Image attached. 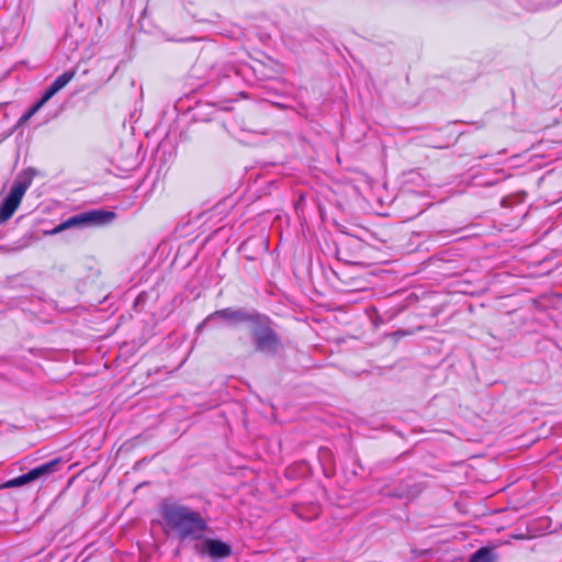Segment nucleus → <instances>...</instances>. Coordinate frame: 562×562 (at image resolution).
<instances>
[{"label":"nucleus","mask_w":562,"mask_h":562,"mask_svg":"<svg viewBox=\"0 0 562 562\" xmlns=\"http://www.w3.org/2000/svg\"><path fill=\"white\" fill-rule=\"evenodd\" d=\"M161 516L166 526L182 541L201 540L207 530V521L201 513L184 505H164Z\"/></svg>","instance_id":"nucleus-1"},{"label":"nucleus","mask_w":562,"mask_h":562,"mask_svg":"<svg viewBox=\"0 0 562 562\" xmlns=\"http://www.w3.org/2000/svg\"><path fill=\"white\" fill-rule=\"evenodd\" d=\"M250 337L255 349L267 355H276L282 342L279 335L271 327L270 321L259 314L250 323Z\"/></svg>","instance_id":"nucleus-2"},{"label":"nucleus","mask_w":562,"mask_h":562,"mask_svg":"<svg viewBox=\"0 0 562 562\" xmlns=\"http://www.w3.org/2000/svg\"><path fill=\"white\" fill-rule=\"evenodd\" d=\"M115 214L110 211L95 210L90 212H85L77 214L61 222L58 226L54 228L53 234L59 233L61 231L77 227V226H89V225H102L110 223L114 220Z\"/></svg>","instance_id":"nucleus-3"},{"label":"nucleus","mask_w":562,"mask_h":562,"mask_svg":"<svg viewBox=\"0 0 562 562\" xmlns=\"http://www.w3.org/2000/svg\"><path fill=\"white\" fill-rule=\"evenodd\" d=\"M31 184V180H16L0 206V225L7 223L19 207L25 192Z\"/></svg>","instance_id":"nucleus-4"},{"label":"nucleus","mask_w":562,"mask_h":562,"mask_svg":"<svg viewBox=\"0 0 562 562\" xmlns=\"http://www.w3.org/2000/svg\"><path fill=\"white\" fill-rule=\"evenodd\" d=\"M31 184V180H16L0 206V225L7 223L19 207L25 192Z\"/></svg>","instance_id":"nucleus-5"},{"label":"nucleus","mask_w":562,"mask_h":562,"mask_svg":"<svg viewBox=\"0 0 562 562\" xmlns=\"http://www.w3.org/2000/svg\"><path fill=\"white\" fill-rule=\"evenodd\" d=\"M60 460L54 459L49 462H46L44 464H41L32 470H30L27 473L22 474L15 479L9 480L3 484V487L11 488V487H19L22 485H25L30 482H33L44 475H48L57 470V467L59 465Z\"/></svg>","instance_id":"nucleus-6"},{"label":"nucleus","mask_w":562,"mask_h":562,"mask_svg":"<svg viewBox=\"0 0 562 562\" xmlns=\"http://www.w3.org/2000/svg\"><path fill=\"white\" fill-rule=\"evenodd\" d=\"M256 314L246 312L243 308H224L212 313L207 319L220 318L227 321L229 324L235 325L241 322H249L254 319Z\"/></svg>","instance_id":"nucleus-7"},{"label":"nucleus","mask_w":562,"mask_h":562,"mask_svg":"<svg viewBox=\"0 0 562 562\" xmlns=\"http://www.w3.org/2000/svg\"><path fill=\"white\" fill-rule=\"evenodd\" d=\"M203 547L204 551L213 559H224L232 554L231 546L217 539L204 540Z\"/></svg>","instance_id":"nucleus-8"},{"label":"nucleus","mask_w":562,"mask_h":562,"mask_svg":"<svg viewBox=\"0 0 562 562\" xmlns=\"http://www.w3.org/2000/svg\"><path fill=\"white\" fill-rule=\"evenodd\" d=\"M495 560L496 557L492 549L483 547L471 555L469 562H495Z\"/></svg>","instance_id":"nucleus-9"},{"label":"nucleus","mask_w":562,"mask_h":562,"mask_svg":"<svg viewBox=\"0 0 562 562\" xmlns=\"http://www.w3.org/2000/svg\"><path fill=\"white\" fill-rule=\"evenodd\" d=\"M75 70H68L58 76L50 85L57 92H59L63 88H65L75 77Z\"/></svg>","instance_id":"nucleus-10"},{"label":"nucleus","mask_w":562,"mask_h":562,"mask_svg":"<svg viewBox=\"0 0 562 562\" xmlns=\"http://www.w3.org/2000/svg\"><path fill=\"white\" fill-rule=\"evenodd\" d=\"M57 93V90H55L53 87H48V89L44 92L42 98L38 100V102L44 105L48 100H50L55 94Z\"/></svg>","instance_id":"nucleus-11"},{"label":"nucleus","mask_w":562,"mask_h":562,"mask_svg":"<svg viewBox=\"0 0 562 562\" xmlns=\"http://www.w3.org/2000/svg\"><path fill=\"white\" fill-rule=\"evenodd\" d=\"M57 93V90H55L53 87H48V89L44 92L42 98L38 100V102L44 105L48 100H50L55 94Z\"/></svg>","instance_id":"nucleus-12"},{"label":"nucleus","mask_w":562,"mask_h":562,"mask_svg":"<svg viewBox=\"0 0 562 562\" xmlns=\"http://www.w3.org/2000/svg\"><path fill=\"white\" fill-rule=\"evenodd\" d=\"M57 93V90H55L53 87H48V89L44 92L42 98L38 100V102L44 105L48 100H50L55 94Z\"/></svg>","instance_id":"nucleus-13"},{"label":"nucleus","mask_w":562,"mask_h":562,"mask_svg":"<svg viewBox=\"0 0 562 562\" xmlns=\"http://www.w3.org/2000/svg\"><path fill=\"white\" fill-rule=\"evenodd\" d=\"M57 93V90H55L53 87H48V89L44 92L42 98L38 100V102L44 105L48 100H50L55 94Z\"/></svg>","instance_id":"nucleus-14"},{"label":"nucleus","mask_w":562,"mask_h":562,"mask_svg":"<svg viewBox=\"0 0 562 562\" xmlns=\"http://www.w3.org/2000/svg\"><path fill=\"white\" fill-rule=\"evenodd\" d=\"M43 105L37 102L35 103L23 116L22 121H27L32 115H34Z\"/></svg>","instance_id":"nucleus-15"}]
</instances>
